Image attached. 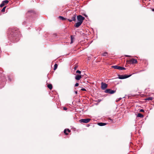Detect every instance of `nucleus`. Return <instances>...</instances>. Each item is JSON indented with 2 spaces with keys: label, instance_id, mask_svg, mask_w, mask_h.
Wrapping results in <instances>:
<instances>
[{
  "label": "nucleus",
  "instance_id": "nucleus-25",
  "mask_svg": "<svg viewBox=\"0 0 154 154\" xmlns=\"http://www.w3.org/2000/svg\"><path fill=\"white\" fill-rule=\"evenodd\" d=\"M81 90L82 91H86V89L85 88H82L81 89Z\"/></svg>",
  "mask_w": 154,
  "mask_h": 154
},
{
  "label": "nucleus",
  "instance_id": "nucleus-28",
  "mask_svg": "<svg viewBox=\"0 0 154 154\" xmlns=\"http://www.w3.org/2000/svg\"><path fill=\"white\" fill-rule=\"evenodd\" d=\"M68 20H69V21L70 22H72V20H70V19H68Z\"/></svg>",
  "mask_w": 154,
  "mask_h": 154
},
{
  "label": "nucleus",
  "instance_id": "nucleus-14",
  "mask_svg": "<svg viewBox=\"0 0 154 154\" xmlns=\"http://www.w3.org/2000/svg\"><path fill=\"white\" fill-rule=\"evenodd\" d=\"M137 117L142 118V117H143V115H142V114H141L140 113H139L137 114Z\"/></svg>",
  "mask_w": 154,
  "mask_h": 154
},
{
  "label": "nucleus",
  "instance_id": "nucleus-16",
  "mask_svg": "<svg viewBox=\"0 0 154 154\" xmlns=\"http://www.w3.org/2000/svg\"><path fill=\"white\" fill-rule=\"evenodd\" d=\"M71 42L70 43L72 44L73 42V40L74 39V38L73 37V36L72 35L71 36Z\"/></svg>",
  "mask_w": 154,
  "mask_h": 154
},
{
  "label": "nucleus",
  "instance_id": "nucleus-7",
  "mask_svg": "<svg viewBox=\"0 0 154 154\" xmlns=\"http://www.w3.org/2000/svg\"><path fill=\"white\" fill-rule=\"evenodd\" d=\"M127 62H129V63L133 64L136 63H137V60L134 59L127 61Z\"/></svg>",
  "mask_w": 154,
  "mask_h": 154
},
{
  "label": "nucleus",
  "instance_id": "nucleus-11",
  "mask_svg": "<svg viewBox=\"0 0 154 154\" xmlns=\"http://www.w3.org/2000/svg\"><path fill=\"white\" fill-rule=\"evenodd\" d=\"M47 86L48 88L50 90L52 88V85L51 84L48 85Z\"/></svg>",
  "mask_w": 154,
  "mask_h": 154
},
{
  "label": "nucleus",
  "instance_id": "nucleus-21",
  "mask_svg": "<svg viewBox=\"0 0 154 154\" xmlns=\"http://www.w3.org/2000/svg\"><path fill=\"white\" fill-rule=\"evenodd\" d=\"M5 8H6V7H4L2 8V9L1 11H2V12H4V11H5Z\"/></svg>",
  "mask_w": 154,
  "mask_h": 154
},
{
  "label": "nucleus",
  "instance_id": "nucleus-4",
  "mask_svg": "<svg viewBox=\"0 0 154 154\" xmlns=\"http://www.w3.org/2000/svg\"><path fill=\"white\" fill-rule=\"evenodd\" d=\"M91 120L90 119H83L79 120L80 122L81 123H87L90 122Z\"/></svg>",
  "mask_w": 154,
  "mask_h": 154
},
{
  "label": "nucleus",
  "instance_id": "nucleus-33",
  "mask_svg": "<svg viewBox=\"0 0 154 154\" xmlns=\"http://www.w3.org/2000/svg\"><path fill=\"white\" fill-rule=\"evenodd\" d=\"M152 11H154V9H153L152 10Z\"/></svg>",
  "mask_w": 154,
  "mask_h": 154
},
{
  "label": "nucleus",
  "instance_id": "nucleus-29",
  "mask_svg": "<svg viewBox=\"0 0 154 154\" xmlns=\"http://www.w3.org/2000/svg\"><path fill=\"white\" fill-rule=\"evenodd\" d=\"M125 56L126 57H131V56H130L128 55H125Z\"/></svg>",
  "mask_w": 154,
  "mask_h": 154
},
{
  "label": "nucleus",
  "instance_id": "nucleus-15",
  "mask_svg": "<svg viewBox=\"0 0 154 154\" xmlns=\"http://www.w3.org/2000/svg\"><path fill=\"white\" fill-rule=\"evenodd\" d=\"M75 18H76V15H75L73 17H72V18H71V20H72V21H75L76 20Z\"/></svg>",
  "mask_w": 154,
  "mask_h": 154
},
{
  "label": "nucleus",
  "instance_id": "nucleus-27",
  "mask_svg": "<svg viewBox=\"0 0 154 154\" xmlns=\"http://www.w3.org/2000/svg\"><path fill=\"white\" fill-rule=\"evenodd\" d=\"M63 109L64 110H66L67 109L66 107H64L63 108Z\"/></svg>",
  "mask_w": 154,
  "mask_h": 154
},
{
  "label": "nucleus",
  "instance_id": "nucleus-30",
  "mask_svg": "<svg viewBox=\"0 0 154 154\" xmlns=\"http://www.w3.org/2000/svg\"><path fill=\"white\" fill-rule=\"evenodd\" d=\"M75 93L76 94H77V91H75Z\"/></svg>",
  "mask_w": 154,
  "mask_h": 154
},
{
  "label": "nucleus",
  "instance_id": "nucleus-6",
  "mask_svg": "<svg viewBox=\"0 0 154 154\" xmlns=\"http://www.w3.org/2000/svg\"><path fill=\"white\" fill-rule=\"evenodd\" d=\"M101 88L103 90H104L107 87V85L103 82L101 83Z\"/></svg>",
  "mask_w": 154,
  "mask_h": 154
},
{
  "label": "nucleus",
  "instance_id": "nucleus-1",
  "mask_svg": "<svg viewBox=\"0 0 154 154\" xmlns=\"http://www.w3.org/2000/svg\"><path fill=\"white\" fill-rule=\"evenodd\" d=\"M131 75H118V78L120 79H123L128 78L130 77Z\"/></svg>",
  "mask_w": 154,
  "mask_h": 154
},
{
  "label": "nucleus",
  "instance_id": "nucleus-17",
  "mask_svg": "<svg viewBox=\"0 0 154 154\" xmlns=\"http://www.w3.org/2000/svg\"><path fill=\"white\" fill-rule=\"evenodd\" d=\"M59 18L62 20H64L66 19V18H64V17H63L62 16H60L59 17Z\"/></svg>",
  "mask_w": 154,
  "mask_h": 154
},
{
  "label": "nucleus",
  "instance_id": "nucleus-2",
  "mask_svg": "<svg viewBox=\"0 0 154 154\" xmlns=\"http://www.w3.org/2000/svg\"><path fill=\"white\" fill-rule=\"evenodd\" d=\"M85 17L81 15H79L77 17V19L78 21L82 23Z\"/></svg>",
  "mask_w": 154,
  "mask_h": 154
},
{
  "label": "nucleus",
  "instance_id": "nucleus-32",
  "mask_svg": "<svg viewBox=\"0 0 154 154\" xmlns=\"http://www.w3.org/2000/svg\"><path fill=\"white\" fill-rule=\"evenodd\" d=\"M76 67H75V69H76Z\"/></svg>",
  "mask_w": 154,
  "mask_h": 154
},
{
  "label": "nucleus",
  "instance_id": "nucleus-26",
  "mask_svg": "<svg viewBox=\"0 0 154 154\" xmlns=\"http://www.w3.org/2000/svg\"><path fill=\"white\" fill-rule=\"evenodd\" d=\"M140 112H144V110L143 109H141L140 110Z\"/></svg>",
  "mask_w": 154,
  "mask_h": 154
},
{
  "label": "nucleus",
  "instance_id": "nucleus-8",
  "mask_svg": "<svg viewBox=\"0 0 154 154\" xmlns=\"http://www.w3.org/2000/svg\"><path fill=\"white\" fill-rule=\"evenodd\" d=\"M82 24V23L80 22H78L75 23L74 26L76 28H78L79 26Z\"/></svg>",
  "mask_w": 154,
  "mask_h": 154
},
{
  "label": "nucleus",
  "instance_id": "nucleus-10",
  "mask_svg": "<svg viewBox=\"0 0 154 154\" xmlns=\"http://www.w3.org/2000/svg\"><path fill=\"white\" fill-rule=\"evenodd\" d=\"M98 125L100 126H103L106 125V124L104 123L100 122L98 123Z\"/></svg>",
  "mask_w": 154,
  "mask_h": 154
},
{
  "label": "nucleus",
  "instance_id": "nucleus-5",
  "mask_svg": "<svg viewBox=\"0 0 154 154\" xmlns=\"http://www.w3.org/2000/svg\"><path fill=\"white\" fill-rule=\"evenodd\" d=\"M105 92L106 93H108L109 94H112L116 92V91L108 89L105 91Z\"/></svg>",
  "mask_w": 154,
  "mask_h": 154
},
{
  "label": "nucleus",
  "instance_id": "nucleus-9",
  "mask_svg": "<svg viewBox=\"0 0 154 154\" xmlns=\"http://www.w3.org/2000/svg\"><path fill=\"white\" fill-rule=\"evenodd\" d=\"M82 77L81 75H77L75 76V79L77 80H79Z\"/></svg>",
  "mask_w": 154,
  "mask_h": 154
},
{
  "label": "nucleus",
  "instance_id": "nucleus-18",
  "mask_svg": "<svg viewBox=\"0 0 154 154\" xmlns=\"http://www.w3.org/2000/svg\"><path fill=\"white\" fill-rule=\"evenodd\" d=\"M57 64H55L54 65V70H55L57 69Z\"/></svg>",
  "mask_w": 154,
  "mask_h": 154
},
{
  "label": "nucleus",
  "instance_id": "nucleus-24",
  "mask_svg": "<svg viewBox=\"0 0 154 154\" xmlns=\"http://www.w3.org/2000/svg\"><path fill=\"white\" fill-rule=\"evenodd\" d=\"M79 85V84L78 83H76L75 85V87H77Z\"/></svg>",
  "mask_w": 154,
  "mask_h": 154
},
{
  "label": "nucleus",
  "instance_id": "nucleus-19",
  "mask_svg": "<svg viewBox=\"0 0 154 154\" xmlns=\"http://www.w3.org/2000/svg\"><path fill=\"white\" fill-rule=\"evenodd\" d=\"M102 55L103 56H106L107 55V53L106 52H104L102 53Z\"/></svg>",
  "mask_w": 154,
  "mask_h": 154
},
{
  "label": "nucleus",
  "instance_id": "nucleus-22",
  "mask_svg": "<svg viewBox=\"0 0 154 154\" xmlns=\"http://www.w3.org/2000/svg\"><path fill=\"white\" fill-rule=\"evenodd\" d=\"M5 5V4L2 2V3L0 5V7H2L4 6Z\"/></svg>",
  "mask_w": 154,
  "mask_h": 154
},
{
  "label": "nucleus",
  "instance_id": "nucleus-12",
  "mask_svg": "<svg viewBox=\"0 0 154 154\" xmlns=\"http://www.w3.org/2000/svg\"><path fill=\"white\" fill-rule=\"evenodd\" d=\"M153 99V97H149L145 99V100H152Z\"/></svg>",
  "mask_w": 154,
  "mask_h": 154
},
{
  "label": "nucleus",
  "instance_id": "nucleus-13",
  "mask_svg": "<svg viewBox=\"0 0 154 154\" xmlns=\"http://www.w3.org/2000/svg\"><path fill=\"white\" fill-rule=\"evenodd\" d=\"M67 131L68 132H70V131L69 129H67V130L65 129L64 130V133L66 135H67L68 134L66 133V131Z\"/></svg>",
  "mask_w": 154,
  "mask_h": 154
},
{
  "label": "nucleus",
  "instance_id": "nucleus-23",
  "mask_svg": "<svg viewBox=\"0 0 154 154\" xmlns=\"http://www.w3.org/2000/svg\"><path fill=\"white\" fill-rule=\"evenodd\" d=\"M76 72V73H79V74H80L81 73V72L79 71V70H77Z\"/></svg>",
  "mask_w": 154,
  "mask_h": 154
},
{
  "label": "nucleus",
  "instance_id": "nucleus-3",
  "mask_svg": "<svg viewBox=\"0 0 154 154\" xmlns=\"http://www.w3.org/2000/svg\"><path fill=\"white\" fill-rule=\"evenodd\" d=\"M112 67L116 69H118L120 70H125V68L117 66H112Z\"/></svg>",
  "mask_w": 154,
  "mask_h": 154
},
{
  "label": "nucleus",
  "instance_id": "nucleus-31",
  "mask_svg": "<svg viewBox=\"0 0 154 154\" xmlns=\"http://www.w3.org/2000/svg\"><path fill=\"white\" fill-rule=\"evenodd\" d=\"M121 99H122V98H120L119 99V100H121Z\"/></svg>",
  "mask_w": 154,
  "mask_h": 154
},
{
  "label": "nucleus",
  "instance_id": "nucleus-20",
  "mask_svg": "<svg viewBox=\"0 0 154 154\" xmlns=\"http://www.w3.org/2000/svg\"><path fill=\"white\" fill-rule=\"evenodd\" d=\"M3 2L4 4L5 3L7 4L9 2V1L8 0H5V1H3Z\"/></svg>",
  "mask_w": 154,
  "mask_h": 154
}]
</instances>
